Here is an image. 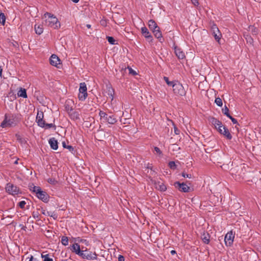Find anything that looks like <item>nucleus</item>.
Returning a JSON list of instances; mask_svg holds the SVG:
<instances>
[{"label":"nucleus","instance_id":"nucleus-13","mask_svg":"<svg viewBox=\"0 0 261 261\" xmlns=\"http://www.w3.org/2000/svg\"><path fill=\"white\" fill-rule=\"evenodd\" d=\"M141 33L145 38L148 39V41H151L152 39V36L148 31L146 27H142L141 28Z\"/></svg>","mask_w":261,"mask_h":261},{"label":"nucleus","instance_id":"nucleus-25","mask_svg":"<svg viewBox=\"0 0 261 261\" xmlns=\"http://www.w3.org/2000/svg\"><path fill=\"white\" fill-rule=\"evenodd\" d=\"M154 36L159 40V41L161 42H163V40H164L163 39V37H162V34L161 33V32H156L154 34Z\"/></svg>","mask_w":261,"mask_h":261},{"label":"nucleus","instance_id":"nucleus-61","mask_svg":"<svg viewBox=\"0 0 261 261\" xmlns=\"http://www.w3.org/2000/svg\"><path fill=\"white\" fill-rule=\"evenodd\" d=\"M81 242H86V240H84V239H81Z\"/></svg>","mask_w":261,"mask_h":261},{"label":"nucleus","instance_id":"nucleus-31","mask_svg":"<svg viewBox=\"0 0 261 261\" xmlns=\"http://www.w3.org/2000/svg\"><path fill=\"white\" fill-rule=\"evenodd\" d=\"M6 21V17L3 13H0V23L4 25Z\"/></svg>","mask_w":261,"mask_h":261},{"label":"nucleus","instance_id":"nucleus-40","mask_svg":"<svg viewBox=\"0 0 261 261\" xmlns=\"http://www.w3.org/2000/svg\"><path fill=\"white\" fill-rule=\"evenodd\" d=\"M108 88L109 89L108 95L112 98V99H113L114 91L110 86L108 87Z\"/></svg>","mask_w":261,"mask_h":261},{"label":"nucleus","instance_id":"nucleus-52","mask_svg":"<svg viewBox=\"0 0 261 261\" xmlns=\"http://www.w3.org/2000/svg\"><path fill=\"white\" fill-rule=\"evenodd\" d=\"M174 133L176 135L179 134L180 130L176 127H174Z\"/></svg>","mask_w":261,"mask_h":261},{"label":"nucleus","instance_id":"nucleus-51","mask_svg":"<svg viewBox=\"0 0 261 261\" xmlns=\"http://www.w3.org/2000/svg\"><path fill=\"white\" fill-rule=\"evenodd\" d=\"M160 31H161L160 28L159 26L157 27V28L156 29L153 30L152 31V32H153V34L155 33L156 32H160Z\"/></svg>","mask_w":261,"mask_h":261},{"label":"nucleus","instance_id":"nucleus-20","mask_svg":"<svg viewBox=\"0 0 261 261\" xmlns=\"http://www.w3.org/2000/svg\"><path fill=\"white\" fill-rule=\"evenodd\" d=\"M17 95L19 97H21L23 98H27V94L26 90L25 89L20 88V90L18 91V92L17 93Z\"/></svg>","mask_w":261,"mask_h":261},{"label":"nucleus","instance_id":"nucleus-3","mask_svg":"<svg viewBox=\"0 0 261 261\" xmlns=\"http://www.w3.org/2000/svg\"><path fill=\"white\" fill-rule=\"evenodd\" d=\"M173 91L177 95L185 96L186 92L183 86L178 82L175 81L174 85H173Z\"/></svg>","mask_w":261,"mask_h":261},{"label":"nucleus","instance_id":"nucleus-21","mask_svg":"<svg viewBox=\"0 0 261 261\" xmlns=\"http://www.w3.org/2000/svg\"><path fill=\"white\" fill-rule=\"evenodd\" d=\"M106 121H107L109 124H114L117 122V119L113 115H108Z\"/></svg>","mask_w":261,"mask_h":261},{"label":"nucleus","instance_id":"nucleus-19","mask_svg":"<svg viewBox=\"0 0 261 261\" xmlns=\"http://www.w3.org/2000/svg\"><path fill=\"white\" fill-rule=\"evenodd\" d=\"M148 27L150 30L152 31L153 30L156 29L157 27H158L156 23L153 19H150L148 21Z\"/></svg>","mask_w":261,"mask_h":261},{"label":"nucleus","instance_id":"nucleus-50","mask_svg":"<svg viewBox=\"0 0 261 261\" xmlns=\"http://www.w3.org/2000/svg\"><path fill=\"white\" fill-rule=\"evenodd\" d=\"M193 4L195 6H198L199 4L198 0H191Z\"/></svg>","mask_w":261,"mask_h":261},{"label":"nucleus","instance_id":"nucleus-12","mask_svg":"<svg viewBox=\"0 0 261 261\" xmlns=\"http://www.w3.org/2000/svg\"><path fill=\"white\" fill-rule=\"evenodd\" d=\"M50 63L53 66L58 67L60 64V60L56 55H52L50 58Z\"/></svg>","mask_w":261,"mask_h":261},{"label":"nucleus","instance_id":"nucleus-23","mask_svg":"<svg viewBox=\"0 0 261 261\" xmlns=\"http://www.w3.org/2000/svg\"><path fill=\"white\" fill-rule=\"evenodd\" d=\"M35 30L36 34L38 35H40L43 33V28L42 25H35Z\"/></svg>","mask_w":261,"mask_h":261},{"label":"nucleus","instance_id":"nucleus-37","mask_svg":"<svg viewBox=\"0 0 261 261\" xmlns=\"http://www.w3.org/2000/svg\"><path fill=\"white\" fill-rule=\"evenodd\" d=\"M108 41L111 44H116L115 43L116 40L113 37L108 36L107 37Z\"/></svg>","mask_w":261,"mask_h":261},{"label":"nucleus","instance_id":"nucleus-32","mask_svg":"<svg viewBox=\"0 0 261 261\" xmlns=\"http://www.w3.org/2000/svg\"><path fill=\"white\" fill-rule=\"evenodd\" d=\"M164 80L168 86H172L173 87V85H174L175 82L169 81L168 77L166 76L164 77Z\"/></svg>","mask_w":261,"mask_h":261},{"label":"nucleus","instance_id":"nucleus-10","mask_svg":"<svg viewBox=\"0 0 261 261\" xmlns=\"http://www.w3.org/2000/svg\"><path fill=\"white\" fill-rule=\"evenodd\" d=\"M234 235L232 231H230L226 233L225 236L224 241L225 244L227 246H230L233 242Z\"/></svg>","mask_w":261,"mask_h":261},{"label":"nucleus","instance_id":"nucleus-55","mask_svg":"<svg viewBox=\"0 0 261 261\" xmlns=\"http://www.w3.org/2000/svg\"><path fill=\"white\" fill-rule=\"evenodd\" d=\"M33 217L34 218H39V216H38V213H35L34 212L33 213Z\"/></svg>","mask_w":261,"mask_h":261},{"label":"nucleus","instance_id":"nucleus-18","mask_svg":"<svg viewBox=\"0 0 261 261\" xmlns=\"http://www.w3.org/2000/svg\"><path fill=\"white\" fill-rule=\"evenodd\" d=\"M223 132L221 134L224 136L227 139L231 140L232 139V136L229 132V130L225 126L223 127Z\"/></svg>","mask_w":261,"mask_h":261},{"label":"nucleus","instance_id":"nucleus-39","mask_svg":"<svg viewBox=\"0 0 261 261\" xmlns=\"http://www.w3.org/2000/svg\"><path fill=\"white\" fill-rule=\"evenodd\" d=\"M42 258H44V261H53V258H50L48 254H41Z\"/></svg>","mask_w":261,"mask_h":261},{"label":"nucleus","instance_id":"nucleus-42","mask_svg":"<svg viewBox=\"0 0 261 261\" xmlns=\"http://www.w3.org/2000/svg\"><path fill=\"white\" fill-rule=\"evenodd\" d=\"M51 127H54L55 129H56V126L55 125L53 124V123H46L45 124V127H44L45 129H49Z\"/></svg>","mask_w":261,"mask_h":261},{"label":"nucleus","instance_id":"nucleus-38","mask_svg":"<svg viewBox=\"0 0 261 261\" xmlns=\"http://www.w3.org/2000/svg\"><path fill=\"white\" fill-rule=\"evenodd\" d=\"M169 167L173 170H175L176 168V165L174 161H170L168 163Z\"/></svg>","mask_w":261,"mask_h":261},{"label":"nucleus","instance_id":"nucleus-56","mask_svg":"<svg viewBox=\"0 0 261 261\" xmlns=\"http://www.w3.org/2000/svg\"><path fill=\"white\" fill-rule=\"evenodd\" d=\"M54 213H51L47 211V216H50V217H54L53 215Z\"/></svg>","mask_w":261,"mask_h":261},{"label":"nucleus","instance_id":"nucleus-22","mask_svg":"<svg viewBox=\"0 0 261 261\" xmlns=\"http://www.w3.org/2000/svg\"><path fill=\"white\" fill-rule=\"evenodd\" d=\"M70 117L71 119L73 120H79L80 119V114L76 111H72L70 113H69Z\"/></svg>","mask_w":261,"mask_h":261},{"label":"nucleus","instance_id":"nucleus-2","mask_svg":"<svg viewBox=\"0 0 261 261\" xmlns=\"http://www.w3.org/2000/svg\"><path fill=\"white\" fill-rule=\"evenodd\" d=\"M46 19L45 21L46 23L50 27H51L54 29H58L60 27V23L58 21V18L54 16L53 14H51L50 13L46 12L43 16V18H47Z\"/></svg>","mask_w":261,"mask_h":261},{"label":"nucleus","instance_id":"nucleus-35","mask_svg":"<svg viewBox=\"0 0 261 261\" xmlns=\"http://www.w3.org/2000/svg\"><path fill=\"white\" fill-rule=\"evenodd\" d=\"M38 125L41 127L44 128V127H45L46 122L43 120V119L39 120L37 122Z\"/></svg>","mask_w":261,"mask_h":261},{"label":"nucleus","instance_id":"nucleus-7","mask_svg":"<svg viewBox=\"0 0 261 261\" xmlns=\"http://www.w3.org/2000/svg\"><path fill=\"white\" fill-rule=\"evenodd\" d=\"M87 86L85 83H82L80 85L79 98L80 100H84L87 97Z\"/></svg>","mask_w":261,"mask_h":261},{"label":"nucleus","instance_id":"nucleus-5","mask_svg":"<svg viewBox=\"0 0 261 261\" xmlns=\"http://www.w3.org/2000/svg\"><path fill=\"white\" fill-rule=\"evenodd\" d=\"M16 120L13 116H8L5 115V118L1 123V126L2 127H5L7 126H13L16 124Z\"/></svg>","mask_w":261,"mask_h":261},{"label":"nucleus","instance_id":"nucleus-62","mask_svg":"<svg viewBox=\"0 0 261 261\" xmlns=\"http://www.w3.org/2000/svg\"><path fill=\"white\" fill-rule=\"evenodd\" d=\"M147 168H150V169H151V168H150V166L147 167Z\"/></svg>","mask_w":261,"mask_h":261},{"label":"nucleus","instance_id":"nucleus-26","mask_svg":"<svg viewBox=\"0 0 261 261\" xmlns=\"http://www.w3.org/2000/svg\"><path fill=\"white\" fill-rule=\"evenodd\" d=\"M222 111L223 114L226 115L227 117H229L230 116L229 113V110L226 106H225L224 108L222 109Z\"/></svg>","mask_w":261,"mask_h":261},{"label":"nucleus","instance_id":"nucleus-1","mask_svg":"<svg viewBox=\"0 0 261 261\" xmlns=\"http://www.w3.org/2000/svg\"><path fill=\"white\" fill-rule=\"evenodd\" d=\"M29 187L30 190L36 194L38 198L45 203L48 202L49 196L45 191H42L40 187L35 186L32 184Z\"/></svg>","mask_w":261,"mask_h":261},{"label":"nucleus","instance_id":"nucleus-47","mask_svg":"<svg viewBox=\"0 0 261 261\" xmlns=\"http://www.w3.org/2000/svg\"><path fill=\"white\" fill-rule=\"evenodd\" d=\"M181 175H182V176H183L184 177H186V178H191L192 177L191 174H187L184 172H183L181 173Z\"/></svg>","mask_w":261,"mask_h":261},{"label":"nucleus","instance_id":"nucleus-27","mask_svg":"<svg viewBox=\"0 0 261 261\" xmlns=\"http://www.w3.org/2000/svg\"><path fill=\"white\" fill-rule=\"evenodd\" d=\"M44 114L42 112H38L36 116V121L37 122L40 120L43 119Z\"/></svg>","mask_w":261,"mask_h":261},{"label":"nucleus","instance_id":"nucleus-41","mask_svg":"<svg viewBox=\"0 0 261 261\" xmlns=\"http://www.w3.org/2000/svg\"><path fill=\"white\" fill-rule=\"evenodd\" d=\"M47 181L50 184L55 185L57 184L58 181L55 178H48Z\"/></svg>","mask_w":261,"mask_h":261},{"label":"nucleus","instance_id":"nucleus-29","mask_svg":"<svg viewBox=\"0 0 261 261\" xmlns=\"http://www.w3.org/2000/svg\"><path fill=\"white\" fill-rule=\"evenodd\" d=\"M15 138L16 140L21 144L24 143L25 142L24 139L22 138L21 136L19 134H16Z\"/></svg>","mask_w":261,"mask_h":261},{"label":"nucleus","instance_id":"nucleus-8","mask_svg":"<svg viewBox=\"0 0 261 261\" xmlns=\"http://www.w3.org/2000/svg\"><path fill=\"white\" fill-rule=\"evenodd\" d=\"M211 122L213 125H214L215 127L217 129L219 133L221 134L223 130V127H225L222 124V123L214 117L211 118Z\"/></svg>","mask_w":261,"mask_h":261},{"label":"nucleus","instance_id":"nucleus-34","mask_svg":"<svg viewBox=\"0 0 261 261\" xmlns=\"http://www.w3.org/2000/svg\"><path fill=\"white\" fill-rule=\"evenodd\" d=\"M215 102L219 107H222L223 102L222 99L219 97H217L215 99Z\"/></svg>","mask_w":261,"mask_h":261},{"label":"nucleus","instance_id":"nucleus-59","mask_svg":"<svg viewBox=\"0 0 261 261\" xmlns=\"http://www.w3.org/2000/svg\"><path fill=\"white\" fill-rule=\"evenodd\" d=\"M72 1L75 3H77L79 2V0H72Z\"/></svg>","mask_w":261,"mask_h":261},{"label":"nucleus","instance_id":"nucleus-48","mask_svg":"<svg viewBox=\"0 0 261 261\" xmlns=\"http://www.w3.org/2000/svg\"><path fill=\"white\" fill-rule=\"evenodd\" d=\"M66 111L68 112V114L70 113L73 111V109L71 107H70L69 106L66 105L65 107Z\"/></svg>","mask_w":261,"mask_h":261},{"label":"nucleus","instance_id":"nucleus-54","mask_svg":"<svg viewBox=\"0 0 261 261\" xmlns=\"http://www.w3.org/2000/svg\"><path fill=\"white\" fill-rule=\"evenodd\" d=\"M39 210L41 211L42 214H43L44 215H47V212H46L45 210H44L43 208H41V209H39Z\"/></svg>","mask_w":261,"mask_h":261},{"label":"nucleus","instance_id":"nucleus-49","mask_svg":"<svg viewBox=\"0 0 261 261\" xmlns=\"http://www.w3.org/2000/svg\"><path fill=\"white\" fill-rule=\"evenodd\" d=\"M118 261H124L125 259L123 255H119L118 258Z\"/></svg>","mask_w":261,"mask_h":261},{"label":"nucleus","instance_id":"nucleus-9","mask_svg":"<svg viewBox=\"0 0 261 261\" xmlns=\"http://www.w3.org/2000/svg\"><path fill=\"white\" fill-rule=\"evenodd\" d=\"M174 187L179 191L182 192H189L190 189V187L185 183H180L179 181H176L174 184Z\"/></svg>","mask_w":261,"mask_h":261},{"label":"nucleus","instance_id":"nucleus-11","mask_svg":"<svg viewBox=\"0 0 261 261\" xmlns=\"http://www.w3.org/2000/svg\"><path fill=\"white\" fill-rule=\"evenodd\" d=\"M211 31L212 32V35L214 37L215 40L219 42L221 39V33L216 24H214L212 26Z\"/></svg>","mask_w":261,"mask_h":261},{"label":"nucleus","instance_id":"nucleus-63","mask_svg":"<svg viewBox=\"0 0 261 261\" xmlns=\"http://www.w3.org/2000/svg\"><path fill=\"white\" fill-rule=\"evenodd\" d=\"M147 168H150V169H151V168H150V166L147 167Z\"/></svg>","mask_w":261,"mask_h":261},{"label":"nucleus","instance_id":"nucleus-33","mask_svg":"<svg viewBox=\"0 0 261 261\" xmlns=\"http://www.w3.org/2000/svg\"><path fill=\"white\" fill-rule=\"evenodd\" d=\"M99 115L100 117V118L103 119L105 120H106L108 116V115L107 114H106L105 112H104L102 111H100Z\"/></svg>","mask_w":261,"mask_h":261},{"label":"nucleus","instance_id":"nucleus-17","mask_svg":"<svg viewBox=\"0 0 261 261\" xmlns=\"http://www.w3.org/2000/svg\"><path fill=\"white\" fill-rule=\"evenodd\" d=\"M155 188L162 192L165 191L167 189L166 186L161 181L155 182Z\"/></svg>","mask_w":261,"mask_h":261},{"label":"nucleus","instance_id":"nucleus-64","mask_svg":"<svg viewBox=\"0 0 261 261\" xmlns=\"http://www.w3.org/2000/svg\"><path fill=\"white\" fill-rule=\"evenodd\" d=\"M147 168H150V169H151V168H150V166L147 167Z\"/></svg>","mask_w":261,"mask_h":261},{"label":"nucleus","instance_id":"nucleus-53","mask_svg":"<svg viewBox=\"0 0 261 261\" xmlns=\"http://www.w3.org/2000/svg\"><path fill=\"white\" fill-rule=\"evenodd\" d=\"M29 261H38L36 258H34L33 256L31 255Z\"/></svg>","mask_w":261,"mask_h":261},{"label":"nucleus","instance_id":"nucleus-30","mask_svg":"<svg viewBox=\"0 0 261 261\" xmlns=\"http://www.w3.org/2000/svg\"><path fill=\"white\" fill-rule=\"evenodd\" d=\"M62 145L64 148H67L70 151L72 152L74 150V148L71 145H66L65 142H62Z\"/></svg>","mask_w":261,"mask_h":261},{"label":"nucleus","instance_id":"nucleus-14","mask_svg":"<svg viewBox=\"0 0 261 261\" xmlns=\"http://www.w3.org/2000/svg\"><path fill=\"white\" fill-rule=\"evenodd\" d=\"M71 250L75 253V254H77L80 256L82 252V250L80 249V245L78 243H75L72 246L71 248Z\"/></svg>","mask_w":261,"mask_h":261},{"label":"nucleus","instance_id":"nucleus-45","mask_svg":"<svg viewBox=\"0 0 261 261\" xmlns=\"http://www.w3.org/2000/svg\"><path fill=\"white\" fill-rule=\"evenodd\" d=\"M128 69L129 70V74H131L134 75L137 74V72L135 70H134L131 67H128Z\"/></svg>","mask_w":261,"mask_h":261},{"label":"nucleus","instance_id":"nucleus-58","mask_svg":"<svg viewBox=\"0 0 261 261\" xmlns=\"http://www.w3.org/2000/svg\"><path fill=\"white\" fill-rule=\"evenodd\" d=\"M176 253V251H175V250H171V254L172 255H174V254H175Z\"/></svg>","mask_w":261,"mask_h":261},{"label":"nucleus","instance_id":"nucleus-24","mask_svg":"<svg viewBox=\"0 0 261 261\" xmlns=\"http://www.w3.org/2000/svg\"><path fill=\"white\" fill-rule=\"evenodd\" d=\"M210 235L208 233H203L201 237V239L203 242L206 244H208L210 242Z\"/></svg>","mask_w":261,"mask_h":261},{"label":"nucleus","instance_id":"nucleus-46","mask_svg":"<svg viewBox=\"0 0 261 261\" xmlns=\"http://www.w3.org/2000/svg\"><path fill=\"white\" fill-rule=\"evenodd\" d=\"M26 202L24 201H21L19 202L18 205L21 208H24Z\"/></svg>","mask_w":261,"mask_h":261},{"label":"nucleus","instance_id":"nucleus-15","mask_svg":"<svg viewBox=\"0 0 261 261\" xmlns=\"http://www.w3.org/2000/svg\"><path fill=\"white\" fill-rule=\"evenodd\" d=\"M174 50L175 54L179 59H184L185 58L186 56L185 53L180 48L176 47Z\"/></svg>","mask_w":261,"mask_h":261},{"label":"nucleus","instance_id":"nucleus-16","mask_svg":"<svg viewBox=\"0 0 261 261\" xmlns=\"http://www.w3.org/2000/svg\"><path fill=\"white\" fill-rule=\"evenodd\" d=\"M49 144L50 146V147L54 150H57L58 148V141L54 137L50 138L49 140Z\"/></svg>","mask_w":261,"mask_h":261},{"label":"nucleus","instance_id":"nucleus-60","mask_svg":"<svg viewBox=\"0 0 261 261\" xmlns=\"http://www.w3.org/2000/svg\"><path fill=\"white\" fill-rule=\"evenodd\" d=\"M86 27L88 28H91V25L90 24H87L86 25Z\"/></svg>","mask_w":261,"mask_h":261},{"label":"nucleus","instance_id":"nucleus-36","mask_svg":"<svg viewBox=\"0 0 261 261\" xmlns=\"http://www.w3.org/2000/svg\"><path fill=\"white\" fill-rule=\"evenodd\" d=\"M249 30L252 32L253 35H256L257 34V29L254 26L249 27Z\"/></svg>","mask_w":261,"mask_h":261},{"label":"nucleus","instance_id":"nucleus-4","mask_svg":"<svg viewBox=\"0 0 261 261\" xmlns=\"http://www.w3.org/2000/svg\"><path fill=\"white\" fill-rule=\"evenodd\" d=\"M5 190L8 193L13 196L21 193L19 188L16 186L11 183H8L6 184Z\"/></svg>","mask_w":261,"mask_h":261},{"label":"nucleus","instance_id":"nucleus-43","mask_svg":"<svg viewBox=\"0 0 261 261\" xmlns=\"http://www.w3.org/2000/svg\"><path fill=\"white\" fill-rule=\"evenodd\" d=\"M154 151L156 152V154L160 155H162L163 154H162V152L161 151V150L160 149V148L158 147H155L154 148Z\"/></svg>","mask_w":261,"mask_h":261},{"label":"nucleus","instance_id":"nucleus-57","mask_svg":"<svg viewBox=\"0 0 261 261\" xmlns=\"http://www.w3.org/2000/svg\"><path fill=\"white\" fill-rule=\"evenodd\" d=\"M2 72H3V68L2 67L0 66V76L1 77H2Z\"/></svg>","mask_w":261,"mask_h":261},{"label":"nucleus","instance_id":"nucleus-6","mask_svg":"<svg viewBox=\"0 0 261 261\" xmlns=\"http://www.w3.org/2000/svg\"><path fill=\"white\" fill-rule=\"evenodd\" d=\"M97 254L95 252L88 251L87 250H82V252L80 254V256L82 258L87 260H94L97 259Z\"/></svg>","mask_w":261,"mask_h":261},{"label":"nucleus","instance_id":"nucleus-28","mask_svg":"<svg viewBox=\"0 0 261 261\" xmlns=\"http://www.w3.org/2000/svg\"><path fill=\"white\" fill-rule=\"evenodd\" d=\"M61 243L64 246H67L68 244V237L63 236L61 239Z\"/></svg>","mask_w":261,"mask_h":261},{"label":"nucleus","instance_id":"nucleus-44","mask_svg":"<svg viewBox=\"0 0 261 261\" xmlns=\"http://www.w3.org/2000/svg\"><path fill=\"white\" fill-rule=\"evenodd\" d=\"M232 121V122L233 123V124H236L238 125H239V124L238 123L237 120L236 119L234 118L233 117H232L231 115L228 117Z\"/></svg>","mask_w":261,"mask_h":261}]
</instances>
